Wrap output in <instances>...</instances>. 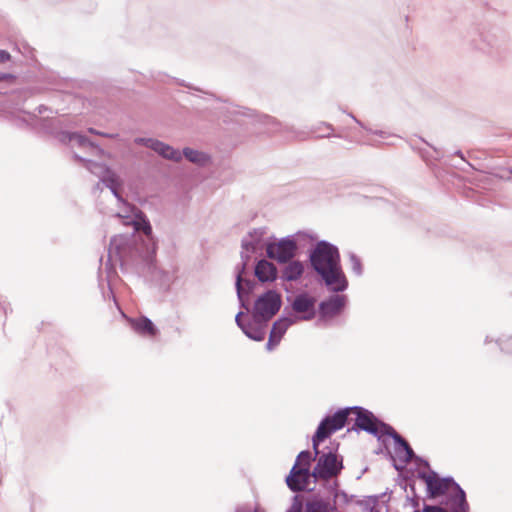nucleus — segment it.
I'll list each match as a JSON object with an SVG mask.
<instances>
[{"label": "nucleus", "mask_w": 512, "mask_h": 512, "mask_svg": "<svg viewBox=\"0 0 512 512\" xmlns=\"http://www.w3.org/2000/svg\"><path fill=\"white\" fill-rule=\"evenodd\" d=\"M227 116L225 121H235L239 122V117H247L252 119L255 122L262 123L267 126H272V128L269 130L270 132H275L278 130L280 123L273 117L269 115H258L255 113V111L245 108V107H238L235 105H230L227 107Z\"/></svg>", "instance_id": "15"}, {"label": "nucleus", "mask_w": 512, "mask_h": 512, "mask_svg": "<svg viewBox=\"0 0 512 512\" xmlns=\"http://www.w3.org/2000/svg\"><path fill=\"white\" fill-rule=\"evenodd\" d=\"M75 159H77L80 162H83L85 164V167L91 171L94 174L101 173V181L102 183L110 189L112 194L118 199L122 200L119 188L121 186L119 177L117 174L111 170L108 166L105 164H100L92 160H87L85 158H82L78 155H74Z\"/></svg>", "instance_id": "12"}, {"label": "nucleus", "mask_w": 512, "mask_h": 512, "mask_svg": "<svg viewBox=\"0 0 512 512\" xmlns=\"http://www.w3.org/2000/svg\"><path fill=\"white\" fill-rule=\"evenodd\" d=\"M254 276L261 283L274 282L278 277V270L275 264L265 258L256 261L254 266Z\"/></svg>", "instance_id": "19"}, {"label": "nucleus", "mask_w": 512, "mask_h": 512, "mask_svg": "<svg viewBox=\"0 0 512 512\" xmlns=\"http://www.w3.org/2000/svg\"><path fill=\"white\" fill-rule=\"evenodd\" d=\"M281 342V340H278L276 337L269 334L268 341L266 343V349L268 351H273Z\"/></svg>", "instance_id": "36"}, {"label": "nucleus", "mask_w": 512, "mask_h": 512, "mask_svg": "<svg viewBox=\"0 0 512 512\" xmlns=\"http://www.w3.org/2000/svg\"><path fill=\"white\" fill-rule=\"evenodd\" d=\"M11 55L8 51L0 49V64L9 61Z\"/></svg>", "instance_id": "40"}, {"label": "nucleus", "mask_w": 512, "mask_h": 512, "mask_svg": "<svg viewBox=\"0 0 512 512\" xmlns=\"http://www.w3.org/2000/svg\"><path fill=\"white\" fill-rule=\"evenodd\" d=\"M351 412L355 414V420L348 431H365L368 434L373 435L379 441H384V428L382 425H388L387 423L376 417L370 410L361 406H352Z\"/></svg>", "instance_id": "9"}, {"label": "nucleus", "mask_w": 512, "mask_h": 512, "mask_svg": "<svg viewBox=\"0 0 512 512\" xmlns=\"http://www.w3.org/2000/svg\"><path fill=\"white\" fill-rule=\"evenodd\" d=\"M181 154L182 158L185 157L189 162L199 166L206 165L210 160V157L206 153L190 147H185Z\"/></svg>", "instance_id": "27"}, {"label": "nucleus", "mask_w": 512, "mask_h": 512, "mask_svg": "<svg viewBox=\"0 0 512 512\" xmlns=\"http://www.w3.org/2000/svg\"><path fill=\"white\" fill-rule=\"evenodd\" d=\"M294 324H296V321L291 317L289 307L286 306L283 310V315L272 324L270 335L278 340H282L288 328Z\"/></svg>", "instance_id": "21"}, {"label": "nucleus", "mask_w": 512, "mask_h": 512, "mask_svg": "<svg viewBox=\"0 0 512 512\" xmlns=\"http://www.w3.org/2000/svg\"><path fill=\"white\" fill-rule=\"evenodd\" d=\"M433 476H437V472H435L433 470H430L429 473H426L424 471H419L418 472V478L423 480L426 485L432 479Z\"/></svg>", "instance_id": "35"}, {"label": "nucleus", "mask_w": 512, "mask_h": 512, "mask_svg": "<svg viewBox=\"0 0 512 512\" xmlns=\"http://www.w3.org/2000/svg\"><path fill=\"white\" fill-rule=\"evenodd\" d=\"M245 315L243 311H239L235 316L236 325L242 330L247 322H245L242 318Z\"/></svg>", "instance_id": "37"}, {"label": "nucleus", "mask_w": 512, "mask_h": 512, "mask_svg": "<svg viewBox=\"0 0 512 512\" xmlns=\"http://www.w3.org/2000/svg\"><path fill=\"white\" fill-rule=\"evenodd\" d=\"M321 486L327 499L330 500L332 497L331 504L335 505V512H337L338 506L349 504L353 498V495H348L345 491L339 490L338 480L327 481Z\"/></svg>", "instance_id": "17"}, {"label": "nucleus", "mask_w": 512, "mask_h": 512, "mask_svg": "<svg viewBox=\"0 0 512 512\" xmlns=\"http://www.w3.org/2000/svg\"><path fill=\"white\" fill-rule=\"evenodd\" d=\"M318 454L315 456L309 450L301 451L295 460L289 474L286 476V484L288 488L293 492L312 491L309 483L311 481V462L316 459Z\"/></svg>", "instance_id": "3"}, {"label": "nucleus", "mask_w": 512, "mask_h": 512, "mask_svg": "<svg viewBox=\"0 0 512 512\" xmlns=\"http://www.w3.org/2000/svg\"><path fill=\"white\" fill-rule=\"evenodd\" d=\"M349 261L351 264L352 271L357 275L361 276L363 273L361 259L353 252L349 253Z\"/></svg>", "instance_id": "30"}, {"label": "nucleus", "mask_w": 512, "mask_h": 512, "mask_svg": "<svg viewBox=\"0 0 512 512\" xmlns=\"http://www.w3.org/2000/svg\"><path fill=\"white\" fill-rule=\"evenodd\" d=\"M343 469L342 456H338L332 450H329L319 455L317 463L311 471V478H314V482L324 480L323 483H325L331 481L332 477L338 476Z\"/></svg>", "instance_id": "10"}, {"label": "nucleus", "mask_w": 512, "mask_h": 512, "mask_svg": "<svg viewBox=\"0 0 512 512\" xmlns=\"http://www.w3.org/2000/svg\"><path fill=\"white\" fill-rule=\"evenodd\" d=\"M349 116L357 123L359 124L361 127H364V125L362 124L361 121H359L353 114H349Z\"/></svg>", "instance_id": "46"}, {"label": "nucleus", "mask_w": 512, "mask_h": 512, "mask_svg": "<svg viewBox=\"0 0 512 512\" xmlns=\"http://www.w3.org/2000/svg\"><path fill=\"white\" fill-rule=\"evenodd\" d=\"M382 426L385 429L384 436H389L393 439L395 444V453L399 460L402 462L400 465L397 464L394 457L389 452V455L393 461V467L395 470L401 471L404 469L406 463L412 461L413 457H416V454L414 453L410 444L401 435H399L391 425Z\"/></svg>", "instance_id": "13"}, {"label": "nucleus", "mask_w": 512, "mask_h": 512, "mask_svg": "<svg viewBox=\"0 0 512 512\" xmlns=\"http://www.w3.org/2000/svg\"><path fill=\"white\" fill-rule=\"evenodd\" d=\"M374 189H375V192L377 193V195H379V196H380L381 192L384 191V188L381 186H376Z\"/></svg>", "instance_id": "48"}, {"label": "nucleus", "mask_w": 512, "mask_h": 512, "mask_svg": "<svg viewBox=\"0 0 512 512\" xmlns=\"http://www.w3.org/2000/svg\"><path fill=\"white\" fill-rule=\"evenodd\" d=\"M454 155H456V156L460 157L462 160H464V161H465L464 155H463V153H462V151H461V150H457V151H455Z\"/></svg>", "instance_id": "47"}, {"label": "nucleus", "mask_w": 512, "mask_h": 512, "mask_svg": "<svg viewBox=\"0 0 512 512\" xmlns=\"http://www.w3.org/2000/svg\"><path fill=\"white\" fill-rule=\"evenodd\" d=\"M407 500L415 509H419V498L416 495L414 497H407Z\"/></svg>", "instance_id": "43"}, {"label": "nucleus", "mask_w": 512, "mask_h": 512, "mask_svg": "<svg viewBox=\"0 0 512 512\" xmlns=\"http://www.w3.org/2000/svg\"><path fill=\"white\" fill-rule=\"evenodd\" d=\"M426 489L427 497L429 499H434L447 493V487H444L438 474L437 476L432 477V479L426 485Z\"/></svg>", "instance_id": "28"}, {"label": "nucleus", "mask_w": 512, "mask_h": 512, "mask_svg": "<svg viewBox=\"0 0 512 512\" xmlns=\"http://www.w3.org/2000/svg\"><path fill=\"white\" fill-rule=\"evenodd\" d=\"M469 504L466 501V504L463 502H458L455 504H451V512H468Z\"/></svg>", "instance_id": "33"}, {"label": "nucleus", "mask_w": 512, "mask_h": 512, "mask_svg": "<svg viewBox=\"0 0 512 512\" xmlns=\"http://www.w3.org/2000/svg\"><path fill=\"white\" fill-rule=\"evenodd\" d=\"M422 142H423V143H426V145H427V146H430V143H429V142H426V140H425V139H422Z\"/></svg>", "instance_id": "50"}, {"label": "nucleus", "mask_w": 512, "mask_h": 512, "mask_svg": "<svg viewBox=\"0 0 512 512\" xmlns=\"http://www.w3.org/2000/svg\"><path fill=\"white\" fill-rule=\"evenodd\" d=\"M497 344L500 349L506 353H512V337H507L506 339H498Z\"/></svg>", "instance_id": "31"}, {"label": "nucleus", "mask_w": 512, "mask_h": 512, "mask_svg": "<svg viewBox=\"0 0 512 512\" xmlns=\"http://www.w3.org/2000/svg\"><path fill=\"white\" fill-rule=\"evenodd\" d=\"M44 122H45V124H44L45 127H48V126L58 127L61 124L60 120L57 118L45 119Z\"/></svg>", "instance_id": "38"}, {"label": "nucleus", "mask_w": 512, "mask_h": 512, "mask_svg": "<svg viewBox=\"0 0 512 512\" xmlns=\"http://www.w3.org/2000/svg\"><path fill=\"white\" fill-rule=\"evenodd\" d=\"M285 264L281 275L282 280L292 282L301 278L304 273V265L301 261L292 259Z\"/></svg>", "instance_id": "23"}, {"label": "nucleus", "mask_w": 512, "mask_h": 512, "mask_svg": "<svg viewBox=\"0 0 512 512\" xmlns=\"http://www.w3.org/2000/svg\"><path fill=\"white\" fill-rule=\"evenodd\" d=\"M309 265L331 292H343L348 288L347 278L342 270L340 253L336 245L320 240L310 249Z\"/></svg>", "instance_id": "2"}, {"label": "nucleus", "mask_w": 512, "mask_h": 512, "mask_svg": "<svg viewBox=\"0 0 512 512\" xmlns=\"http://www.w3.org/2000/svg\"><path fill=\"white\" fill-rule=\"evenodd\" d=\"M509 172L512 174V166L509 168Z\"/></svg>", "instance_id": "55"}, {"label": "nucleus", "mask_w": 512, "mask_h": 512, "mask_svg": "<svg viewBox=\"0 0 512 512\" xmlns=\"http://www.w3.org/2000/svg\"><path fill=\"white\" fill-rule=\"evenodd\" d=\"M412 460H414L418 465H422L425 468L430 469V464H429V462L426 459L416 455V457H413Z\"/></svg>", "instance_id": "39"}, {"label": "nucleus", "mask_w": 512, "mask_h": 512, "mask_svg": "<svg viewBox=\"0 0 512 512\" xmlns=\"http://www.w3.org/2000/svg\"><path fill=\"white\" fill-rule=\"evenodd\" d=\"M282 296L274 289H268L254 301L251 311L256 323H268L281 309Z\"/></svg>", "instance_id": "6"}, {"label": "nucleus", "mask_w": 512, "mask_h": 512, "mask_svg": "<svg viewBox=\"0 0 512 512\" xmlns=\"http://www.w3.org/2000/svg\"><path fill=\"white\" fill-rule=\"evenodd\" d=\"M382 452V449H378L377 451H375L376 454H379Z\"/></svg>", "instance_id": "53"}, {"label": "nucleus", "mask_w": 512, "mask_h": 512, "mask_svg": "<svg viewBox=\"0 0 512 512\" xmlns=\"http://www.w3.org/2000/svg\"><path fill=\"white\" fill-rule=\"evenodd\" d=\"M88 132L91 134H95L98 136L107 137V138H111V139H116L119 137V134H117V133H105L102 131H98L95 128H88Z\"/></svg>", "instance_id": "34"}, {"label": "nucleus", "mask_w": 512, "mask_h": 512, "mask_svg": "<svg viewBox=\"0 0 512 512\" xmlns=\"http://www.w3.org/2000/svg\"><path fill=\"white\" fill-rule=\"evenodd\" d=\"M251 255V252L242 249L240 253L241 262L235 267V289L239 306L247 312L250 311V295L257 287L255 280L246 277Z\"/></svg>", "instance_id": "4"}, {"label": "nucleus", "mask_w": 512, "mask_h": 512, "mask_svg": "<svg viewBox=\"0 0 512 512\" xmlns=\"http://www.w3.org/2000/svg\"><path fill=\"white\" fill-rule=\"evenodd\" d=\"M345 304L344 295H331L319 303L318 311L322 318L334 317L342 312Z\"/></svg>", "instance_id": "18"}, {"label": "nucleus", "mask_w": 512, "mask_h": 512, "mask_svg": "<svg viewBox=\"0 0 512 512\" xmlns=\"http://www.w3.org/2000/svg\"><path fill=\"white\" fill-rule=\"evenodd\" d=\"M422 512H451V509L448 511L442 505L424 503Z\"/></svg>", "instance_id": "32"}, {"label": "nucleus", "mask_w": 512, "mask_h": 512, "mask_svg": "<svg viewBox=\"0 0 512 512\" xmlns=\"http://www.w3.org/2000/svg\"><path fill=\"white\" fill-rule=\"evenodd\" d=\"M369 131L375 135L382 137V138H385L387 136V133L382 130H375V131L369 130Z\"/></svg>", "instance_id": "44"}, {"label": "nucleus", "mask_w": 512, "mask_h": 512, "mask_svg": "<svg viewBox=\"0 0 512 512\" xmlns=\"http://www.w3.org/2000/svg\"><path fill=\"white\" fill-rule=\"evenodd\" d=\"M306 236L305 233L298 232L288 235L265 245L266 256L269 259L277 261L279 264H285L294 259L298 252V238Z\"/></svg>", "instance_id": "7"}, {"label": "nucleus", "mask_w": 512, "mask_h": 512, "mask_svg": "<svg viewBox=\"0 0 512 512\" xmlns=\"http://www.w3.org/2000/svg\"><path fill=\"white\" fill-rule=\"evenodd\" d=\"M351 407L339 408L333 415H326L319 423L313 437L312 446L314 453L320 454L319 445L333 433L345 427Z\"/></svg>", "instance_id": "5"}, {"label": "nucleus", "mask_w": 512, "mask_h": 512, "mask_svg": "<svg viewBox=\"0 0 512 512\" xmlns=\"http://www.w3.org/2000/svg\"><path fill=\"white\" fill-rule=\"evenodd\" d=\"M316 299L307 292L297 294L290 304L291 317L297 322L310 321L316 315Z\"/></svg>", "instance_id": "14"}, {"label": "nucleus", "mask_w": 512, "mask_h": 512, "mask_svg": "<svg viewBox=\"0 0 512 512\" xmlns=\"http://www.w3.org/2000/svg\"><path fill=\"white\" fill-rule=\"evenodd\" d=\"M134 143L153 150L155 153H157L164 159L175 162H179L182 160V154L180 150L175 149L171 145L166 144L158 139L137 137L134 139Z\"/></svg>", "instance_id": "16"}, {"label": "nucleus", "mask_w": 512, "mask_h": 512, "mask_svg": "<svg viewBox=\"0 0 512 512\" xmlns=\"http://www.w3.org/2000/svg\"><path fill=\"white\" fill-rule=\"evenodd\" d=\"M422 142H423V143H426V145H427V146H430V143H429V142H426V140H425V139H422Z\"/></svg>", "instance_id": "51"}, {"label": "nucleus", "mask_w": 512, "mask_h": 512, "mask_svg": "<svg viewBox=\"0 0 512 512\" xmlns=\"http://www.w3.org/2000/svg\"><path fill=\"white\" fill-rule=\"evenodd\" d=\"M309 491L307 497L294 495L292 504L286 512H335V505L327 499L322 489Z\"/></svg>", "instance_id": "8"}, {"label": "nucleus", "mask_w": 512, "mask_h": 512, "mask_svg": "<svg viewBox=\"0 0 512 512\" xmlns=\"http://www.w3.org/2000/svg\"><path fill=\"white\" fill-rule=\"evenodd\" d=\"M131 235L119 234L111 238L108 247V262L118 261L122 270L138 274L150 280L163 291H169L177 279L178 268L163 269L156 264L157 243L150 222L142 212L136 214Z\"/></svg>", "instance_id": "1"}, {"label": "nucleus", "mask_w": 512, "mask_h": 512, "mask_svg": "<svg viewBox=\"0 0 512 512\" xmlns=\"http://www.w3.org/2000/svg\"><path fill=\"white\" fill-rule=\"evenodd\" d=\"M442 484L444 487H447V491L450 489L453 490V494L449 496V502L450 504H455L458 502H463L466 504V493L461 488V486L454 480L453 477L447 476L440 478Z\"/></svg>", "instance_id": "22"}, {"label": "nucleus", "mask_w": 512, "mask_h": 512, "mask_svg": "<svg viewBox=\"0 0 512 512\" xmlns=\"http://www.w3.org/2000/svg\"><path fill=\"white\" fill-rule=\"evenodd\" d=\"M422 142H423V143H426V145H427V146H430V143H429V142H426V140H425V139H422Z\"/></svg>", "instance_id": "49"}, {"label": "nucleus", "mask_w": 512, "mask_h": 512, "mask_svg": "<svg viewBox=\"0 0 512 512\" xmlns=\"http://www.w3.org/2000/svg\"><path fill=\"white\" fill-rule=\"evenodd\" d=\"M14 80H15V76L14 75H12L10 73H3V72L0 73V82H2V81H10V82H12Z\"/></svg>", "instance_id": "41"}, {"label": "nucleus", "mask_w": 512, "mask_h": 512, "mask_svg": "<svg viewBox=\"0 0 512 512\" xmlns=\"http://www.w3.org/2000/svg\"><path fill=\"white\" fill-rule=\"evenodd\" d=\"M414 512H422V510L420 511L419 509H415Z\"/></svg>", "instance_id": "54"}, {"label": "nucleus", "mask_w": 512, "mask_h": 512, "mask_svg": "<svg viewBox=\"0 0 512 512\" xmlns=\"http://www.w3.org/2000/svg\"><path fill=\"white\" fill-rule=\"evenodd\" d=\"M59 140L63 143L76 141L77 144L81 147L84 146H91V147H98L94 142L88 139L85 135L79 133V132H68V131H62L59 133Z\"/></svg>", "instance_id": "26"}, {"label": "nucleus", "mask_w": 512, "mask_h": 512, "mask_svg": "<svg viewBox=\"0 0 512 512\" xmlns=\"http://www.w3.org/2000/svg\"><path fill=\"white\" fill-rule=\"evenodd\" d=\"M334 131V128L331 124L322 122L319 126L315 127L312 132L313 133H319L318 137L324 138V137H330L331 133Z\"/></svg>", "instance_id": "29"}, {"label": "nucleus", "mask_w": 512, "mask_h": 512, "mask_svg": "<svg viewBox=\"0 0 512 512\" xmlns=\"http://www.w3.org/2000/svg\"><path fill=\"white\" fill-rule=\"evenodd\" d=\"M174 81H175L178 85H180V86H184V87H187V88H190V89L196 90V91H200V89H199V88H196V87L192 86L191 84H189V83L185 82L184 80H180V79H176V78H174Z\"/></svg>", "instance_id": "42"}, {"label": "nucleus", "mask_w": 512, "mask_h": 512, "mask_svg": "<svg viewBox=\"0 0 512 512\" xmlns=\"http://www.w3.org/2000/svg\"><path fill=\"white\" fill-rule=\"evenodd\" d=\"M265 233V228L253 229L241 240V248L251 254H257L262 248L261 243Z\"/></svg>", "instance_id": "20"}, {"label": "nucleus", "mask_w": 512, "mask_h": 512, "mask_svg": "<svg viewBox=\"0 0 512 512\" xmlns=\"http://www.w3.org/2000/svg\"><path fill=\"white\" fill-rule=\"evenodd\" d=\"M471 44L492 58H500L506 50L505 35L498 29L479 33Z\"/></svg>", "instance_id": "11"}, {"label": "nucleus", "mask_w": 512, "mask_h": 512, "mask_svg": "<svg viewBox=\"0 0 512 512\" xmlns=\"http://www.w3.org/2000/svg\"><path fill=\"white\" fill-rule=\"evenodd\" d=\"M422 142H423V143H426V145H427V146H430V143H429V142H426V140H425V139H422Z\"/></svg>", "instance_id": "52"}, {"label": "nucleus", "mask_w": 512, "mask_h": 512, "mask_svg": "<svg viewBox=\"0 0 512 512\" xmlns=\"http://www.w3.org/2000/svg\"><path fill=\"white\" fill-rule=\"evenodd\" d=\"M48 110H49V108L47 106H45V105H39L37 107V111H38L39 114H42V113H44V112H46Z\"/></svg>", "instance_id": "45"}, {"label": "nucleus", "mask_w": 512, "mask_h": 512, "mask_svg": "<svg viewBox=\"0 0 512 512\" xmlns=\"http://www.w3.org/2000/svg\"><path fill=\"white\" fill-rule=\"evenodd\" d=\"M130 324L133 330L141 335L155 336L158 333L154 323L146 316L130 319Z\"/></svg>", "instance_id": "24"}, {"label": "nucleus", "mask_w": 512, "mask_h": 512, "mask_svg": "<svg viewBox=\"0 0 512 512\" xmlns=\"http://www.w3.org/2000/svg\"><path fill=\"white\" fill-rule=\"evenodd\" d=\"M267 323H256L253 319L247 321L246 325L242 329V332L251 340L260 342L264 340Z\"/></svg>", "instance_id": "25"}]
</instances>
